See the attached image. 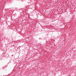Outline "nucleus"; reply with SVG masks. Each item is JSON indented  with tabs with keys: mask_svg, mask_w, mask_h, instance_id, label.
Masks as SVG:
<instances>
[{
	"mask_svg": "<svg viewBox=\"0 0 76 76\" xmlns=\"http://www.w3.org/2000/svg\"><path fill=\"white\" fill-rule=\"evenodd\" d=\"M7 70V69H5L4 70L5 72H6Z\"/></svg>",
	"mask_w": 76,
	"mask_h": 76,
	"instance_id": "1",
	"label": "nucleus"
},
{
	"mask_svg": "<svg viewBox=\"0 0 76 76\" xmlns=\"http://www.w3.org/2000/svg\"><path fill=\"white\" fill-rule=\"evenodd\" d=\"M4 68H6V67H5V68L4 67Z\"/></svg>",
	"mask_w": 76,
	"mask_h": 76,
	"instance_id": "2",
	"label": "nucleus"
}]
</instances>
